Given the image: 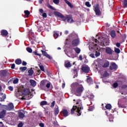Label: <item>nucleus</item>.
Listing matches in <instances>:
<instances>
[{
    "label": "nucleus",
    "mask_w": 127,
    "mask_h": 127,
    "mask_svg": "<svg viewBox=\"0 0 127 127\" xmlns=\"http://www.w3.org/2000/svg\"><path fill=\"white\" fill-rule=\"evenodd\" d=\"M77 106H73L72 108L71 109V115H73L75 113V111L77 113V116H80L82 114L81 112V110H83V105H82V101L80 99H78L76 102Z\"/></svg>",
    "instance_id": "obj_1"
},
{
    "label": "nucleus",
    "mask_w": 127,
    "mask_h": 127,
    "mask_svg": "<svg viewBox=\"0 0 127 127\" xmlns=\"http://www.w3.org/2000/svg\"><path fill=\"white\" fill-rule=\"evenodd\" d=\"M54 14H55L56 16L62 18L64 22H65L66 20H67V22L68 23H73V22H74L73 17L71 15H67L65 17L63 14H61V13L59 12H55Z\"/></svg>",
    "instance_id": "obj_2"
},
{
    "label": "nucleus",
    "mask_w": 127,
    "mask_h": 127,
    "mask_svg": "<svg viewBox=\"0 0 127 127\" xmlns=\"http://www.w3.org/2000/svg\"><path fill=\"white\" fill-rule=\"evenodd\" d=\"M83 91L84 87L83 86V85H80L78 83L75 84V87L73 90V93L75 96H81Z\"/></svg>",
    "instance_id": "obj_3"
},
{
    "label": "nucleus",
    "mask_w": 127,
    "mask_h": 127,
    "mask_svg": "<svg viewBox=\"0 0 127 127\" xmlns=\"http://www.w3.org/2000/svg\"><path fill=\"white\" fill-rule=\"evenodd\" d=\"M22 95H24V96H28V97L31 98H32V94H31V92H30V89L29 88H25L22 91Z\"/></svg>",
    "instance_id": "obj_4"
},
{
    "label": "nucleus",
    "mask_w": 127,
    "mask_h": 127,
    "mask_svg": "<svg viewBox=\"0 0 127 127\" xmlns=\"http://www.w3.org/2000/svg\"><path fill=\"white\" fill-rule=\"evenodd\" d=\"M81 70L84 73H88L90 72V67L88 65H82L81 66Z\"/></svg>",
    "instance_id": "obj_5"
},
{
    "label": "nucleus",
    "mask_w": 127,
    "mask_h": 127,
    "mask_svg": "<svg viewBox=\"0 0 127 127\" xmlns=\"http://www.w3.org/2000/svg\"><path fill=\"white\" fill-rule=\"evenodd\" d=\"M47 82V80H46V79L42 80L41 81L40 84L41 90H45V84H46Z\"/></svg>",
    "instance_id": "obj_6"
},
{
    "label": "nucleus",
    "mask_w": 127,
    "mask_h": 127,
    "mask_svg": "<svg viewBox=\"0 0 127 127\" xmlns=\"http://www.w3.org/2000/svg\"><path fill=\"white\" fill-rule=\"evenodd\" d=\"M94 10L96 15H101V11L100 10V7L97 5L94 7Z\"/></svg>",
    "instance_id": "obj_7"
},
{
    "label": "nucleus",
    "mask_w": 127,
    "mask_h": 127,
    "mask_svg": "<svg viewBox=\"0 0 127 127\" xmlns=\"http://www.w3.org/2000/svg\"><path fill=\"white\" fill-rule=\"evenodd\" d=\"M117 68H118V66L116 63H112L110 64L109 69L110 70H117Z\"/></svg>",
    "instance_id": "obj_8"
},
{
    "label": "nucleus",
    "mask_w": 127,
    "mask_h": 127,
    "mask_svg": "<svg viewBox=\"0 0 127 127\" xmlns=\"http://www.w3.org/2000/svg\"><path fill=\"white\" fill-rule=\"evenodd\" d=\"M79 43H80L79 39H75L72 41V44L74 47L78 46Z\"/></svg>",
    "instance_id": "obj_9"
},
{
    "label": "nucleus",
    "mask_w": 127,
    "mask_h": 127,
    "mask_svg": "<svg viewBox=\"0 0 127 127\" xmlns=\"http://www.w3.org/2000/svg\"><path fill=\"white\" fill-rule=\"evenodd\" d=\"M105 51L107 54H108V55H112L113 53L114 52V51L110 47H107Z\"/></svg>",
    "instance_id": "obj_10"
},
{
    "label": "nucleus",
    "mask_w": 127,
    "mask_h": 127,
    "mask_svg": "<svg viewBox=\"0 0 127 127\" xmlns=\"http://www.w3.org/2000/svg\"><path fill=\"white\" fill-rule=\"evenodd\" d=\"M41 51V52L42 53V55H43V56H45V57H47V58H48V59H49L50 60H51L52 59V58L50 56V55H49L48 54H47V52H46L45 51H44L42 50Z\"/></svg>",
    "instance_id": "obj_11"
},
{
    "label": "nucleus",
    "mask_w": 127,
    "mask_h": 127,
    "mask_svg": "<svg viewBox=\"0 0 127 127\" xmlns=\"http://www.w3.org/2000/svg\"><path fill=\"white\" fill-rule=\"evenodd\" d=\"M6 115V110H2L0 112V119H3L5 115Z\"/></svg>",
    "instance_id": "obj_12"
},
{
    "label": "nucleus",
    "mask_w": 127,
    "mask_h": 127,
    "mask_svg": "<svg viewBox=\"0 0 127 127\" xmlns=\"http://www.w3.org/2000/svg\"><path fill=\"white\" fill-rule=\"evenodd\" d=\"M0 34L3 37H6L8 35V32L6 30H2L0 32Z\"/></svg>",
    "instance_id": "obj_13"
},
{
    "label": "nucleus",
    "mask_w": 127,
    "mask_h": 127,
    "mask_svg": "<svg viewBox=\"0 0 127 127\" xmlns=\"http://www.w3.org/2000/svg\"><path fill=\"white\" fill-rule=\"evenodd\" d=\"M63 115V117L66 118V117H68V110L66 109H63V111L61 112Z\"/></svg>",
    "instance_id": "obj_14"
},
{
    "label": "nucleus",
    "mask_w": 127,
    "mask_h": 127,
    "mask_svg": "<svg viewBox=\"0 0 127 127\" xmlns=\"http://www.w3.org/2000/svg\"><path fill=\"white\" fill-rule=\"evenodd\" d=\"M87 83H88L89 85H91V84H93V79L92 78V77H91V76H87Z\"/></svg>",
    "instance_id": "obj_15"
},
{
    "label": "nucleus",
    "mask_w": 127,
    "mask_h": 127,
    "mask_svg": "<svg viewBox=\"0 0 127 127\" xmlns=\"http://www.w3.org/2000/svg\"><path fill=\"white\" fill-rule=\"evenodd\" d=\"M7 106L8 107V111H11L14 109V106H13L12 103H9Z\"/></svg>",
    "instance_id": "obj_16"
},
{
    "label": "nucleus",
    "mask_w": 127,
    "mask_h": 127,
    "mask_svg": "<svg viewBox=\"0 0 127 127\" xmlns=\"http://www.w3.org/2000/svg\"><path fill=\"white\" fill-rule=\"evenodd\" d=\"M110 66V62L108 61H105L104 62V64L102 65L103 68H108Z\"/></svg>",
    "instance_id": "obj_17"
},
{
    "label": "nucleus",
    "mask_w": 127,
    "mask_h": 127,
    "mask_svg": "<svg viewBox=\"0 0 127 127\" xmlns=\"http://www.w3.org/2000/svg\"><path fill=\"white\" fill-rule=\"evenodd\" d=\"M0 95L2 96V97L0 98V102H4V100L6 99V95H5V94H3L2 93H0Z\"/></svg>",
    "instance_id": "obj_18"
},
{
    "label": "nucleus",
    "mask_w": 127,
    "mask_h": 127,
    "mask_svg": "<svg viewBox=\"0 0 127 127\" xmlns=\"http://www.w3.org/2000/svg\"><path fill=\"white\" fill-rule=\"evenodd\" d=\"M64 67H65V68H71L72 64L70 62H65L64 63Z\"/></svg>",
    "instance_id": "obj_19"
},
{
    "label": "nucleus",
    "mask_w": 127,
    "mask_h": 127,
    "mask_svg": "<svg viewBox=\"0 0 127 127\" xmlns=\"http://www.w3.org/2000/svg\"><path fill=\"white\" fill-rule=\"evenodd\" d=\"M0 107L1 109H2V110H5V111H8L7 105H1V104L0 103Z\"/></svg>",
    "instance_id": "obj_20"
},
{
    "label": "nucleus",
    "mask_w": 127,
    "mask_h": 127,
    "mask_svg": "<svg viewBox=\"0 0 127 127\" xmlns=\"http://www.w3.org/2000/svg\"><path fill=\"white\" fill-rule=\"evenodd\" d=\"M54 115L55 116H57V115H58V114H59V108H58V106H57V107H55L54 110Z\"/></svg>",
    "instance_id": "obj_21"
},
{
    "label": "nucleus",
    "mask_w": 127,
    "mask_h": 127,
    "mask_svg": "<svg viewBox=\"0 0 127 127\" xmlns=\"http://www.w3.org/2000/svg\"><path fill=\"white\" fill-rule=\"evenodd\" d=\"M30 83L32 87H35L36 86V81L33 79L30 80Z\"/></svg>",
    "instance_id": "obj_22"
},
{
    "label": "nucleus",
    "mask_w": 127,
    "mask_h": 127,
    "mask_svg": "<svg viewBox=\"0 0 127 127\" xmlns=\"http://www.w3.org/2000/svg\"><path fill=\"white\" fill-rule=\"evenodd\" d=\"M6 75H7V71L6 70H1V76H2L3 77L6 76Z\"/></svg>",
    "instance_id": "obj_23"
},
{
    "label": "nucleus",
    "mask_w": 127,
    "mask_h": 127,
    "mask_svg": "<svg viewBox=\"0 0 127 127\" xmlns=\"http://www.w3.org/2000/svg\"><path fill=\"white\" fill-rule=\"evenodd\" d=\"M110 35L112 38H115L116 36V31L115 30H112L110 32Z\"/></svg>",
    "instance_id": "obj_24"
},
{
    "label": "nucleus",
    "mask_w": 127,
    "mask_h": 127,
    "mask_svg": "<svg viewBox=\"0 0 127 127\" xmlns=\"http://www.w3.org/2000/svg\"><path fill=\"white\" fill-rule=\"evenodd\" d=\"M33 69L32 67L30 68V69H29L28 71V75L29 76H32L33 75V73H34V71H33Z\"/></svg>",
    "instance_id": "obj_25"
},
{
    "label": "nucleus",
    "mask_w": 127,
    "mask_h": 127,
    "mask_svg": "<svg viewBox=\"0 0 127 127\" xmlns=\"http://www.w3.org/2000/svg\"><path fill=\"white\" fill-rule=\"evenodd\" d=\"M15 63L17 64V65H20L21 63H22V61L20 59H17L15 61Z\"/></svg>",
    "instance_id": "obj_26"
},
{
    "label": "nucleus",
    "mask_w": 127,
    "mask_h": 127,
    "mask_svg": "<svg viewBox=\"0 0 127 127\" xmlns=\"http://www.w3.org/2000/svg\"><path fill=\"white\" fill-rule=\"evenodd\" d=\"M24 12L25 13V17H26V18L29 17V14H30V12H29V11L27 10H25Z\"/></svg>",
    "instance_id": "obj_27"
},
{
    "label": "nucleus",
    "mask_w": 127,
    "mask_h": 127,
    "mask_svg": "<svg viewBox=\"0 0 127 127\" xmlns=\"http://www.w3.org/2000/svg\"><path fill=\"white\" fill-rule=\"evenodd\" d=\"M65 3H66V4H67V5H68V6H69V7H73V4H72V3L70 2L69 1H68L67 0H64Z\"/></svg>",
    "instance_id": "obj_28"
},
{
    "label": "nucleus",
    "mask_w": 127,
    "mask_h": 127,
    "mask_svg": "<svg viewBox=\"0 0 127 127\" xmlns=\"http://www.w3.org/2000/svg\"><path fill=\"white\" fill-rule=\"evenodd\" d=\"M73 50H74L77 54H79L80 52H81V50L78 47L73 48Z\"/></svg>",
    "instance_id": "obj_29"
},
{
    "label": "nucleus",
    "mask_w": 127,
    "mask_h": 127,
    "mask_svg": "<svg viewBox=\"0 0 127 127\" xmlns=\"http://www.w3.org/2000/svg\"><path fill=\"white\" fill-rule=\"evenodd\" d=\"M47 6H48V7L50 9H51L52 10H55V9L54 8V7H53V6L50 5L49 2L47 3Z\"/></svg>",
    "instance_id": "obj_30"
},
{
    "label": "nucleus",
    "mask_w": 127,
    "mask_h": 127,
    "mask_svg": "<svg viewBox=\"0 0 127 127\" xmlns=\"http://www.w3.org/2000/svg\"><path fill=\"white\" fill-rule=\"evenodd\" d=\"M27 69V67L26 66H22L19 68L20 71H21L22 72H24V71H26Z\"/></svg>",
    "instance_id": "obj_31"
},
{
    "label": "nucleus",
    "mask_w": 127,
    "mask_h": 127,
    "mask_svg": "<svg viewBox=\"0 0 127 127\" xmlns=\"http://www.w3.org/2000/svg\"><path fill=\"white\" fill-rule=\"evenodd\" d=\"M18 117L20 119H23L24 118V114L22 112L18 113Z\"/></svg>",
    "instance_id": "obj_32"
},
{
    "label": "nucleus",
    "mask_w": 127,
    "mask_h": 127,
    "mask_svg": "<svg viewBox=\"0 0 127 127\" xmlns=\"http://www.w3.org/2000/svg\"><path fill=\"white\" fill-rule=\"evenodd\" d=\"M123 6L125 8H127V0H124L123 2Z\"/></svg>",
    "instance_id": "obj_33"
},
{
    "label": "nucleus",
    "mask_w": 127,
    "mask_h": 127,
    "mask_svg": "<svg viewBox=\"0 0 127 127\" xmlns=\"http://www.w3.org/2000/svg\"><path fill=\"white\" fill-rule=\"evenodd\" d=\"M47 105V101H42L40 103V106H46Z\"/></svg>",
    "instance_id": "obj_34"
},
{
    "label": "nucleus",
    "mask_w": 127,
    "mask_h": 127,
    "mask_svg": "<svg viewBox=\"0 0 127 127\" xmlns=\"http://www.w3.org/2000/svg\"><path fill=\"white\" fill-rule=\"evenodd\" d=\"M33 53V54H34V55H36V56H39V57H41V54H38V52H37V51H34Z\"/></svg>",
    "instance_id": "obj_35"
},
{
    "label": "nucleus",
    "mask_w": 127,
    "mask_h": 127,
    "mask_svg": "<svg viewBox=\"0 0 127 127\" xmlns=\"http://www.w3.org/2000/svg\"><path fill=\"white\" fill-rule=\"evenodd\" d=\"M114 51H115V52L116 53H117L118 54L121 53V50H120V49H119L118 48H115L114 49Z\"/></svg>",
    "instance_id": "obj_36"
},
{
    "label": "nucleus",
    "mask_w": 127,
    "mask_h": 127,
    "mask_svg": "<svg viewBox=\"0 0 127 127\" xmlns=\"http://www.w3.org/2000/svg\"><path fill=\"white\" fill-rule=\"evenodd\" d=\"M105 108L107 110H111L112 109V105L108 104L106 105Z\"/></svg>",
    "instance_id": "obj_37"
},
{
    "label": "nucleus",
    "mask_w": 127,
    "mask_h": 127,
    "mask_svg": "<svg viewBox=\"0 0 127 127\" xmlns=\"http://www.w3.org/2000/svg\"><path fill=\"white\" fill-rule=\"evenodd\" d=\"M71 37H72V38H78V35H77L75 33H72L71 34Z\"/></svg>",
    "instance_id": "obj_38"
},
{
    "label": "nucleus",
    "mask_w": 127,
    "mask_h": 127,
    "mask_svg": "<svg viewBox=\"0 0 127 127\" xmlns=\"http://www.w3.org/2000/svg\"><path fill=\"white\" fill-rule=\"evenodd\" d=\"M118 106L119 108H127V106H126V105H125L124 104L120 103V102H118Z\"/></svg>",
    "instance_id": "obj_39"
},
{
    "label": "nucleus",
    "mask_w": 127,
    "mask_h": 127,
    "mask_svg": "<svg viewBox=\"0 0 127 127\" xmlns=\"http://www.w3.org/2000/svg\"><path fill=\"white\" fill-rule=\"evenodd\" d=\"M26 50L28 52H29V53H32V49H31V48L27 47Z\"/></svg>",
    "instance_id": "obj_40"
},
{
    "label": "nucleus",
    "mask_w": 127,
    "mask_h": 127,
    "mask_svg": "<svg viewBox=\"0 0 127 127\" xmlns=\"http://www.w3.org/2000/svg\"><path fill=\"white\" fill-rule=\"evenodd\" d=\"M39 67H40V70H41V71H43V72L45 71V69H44V66H43V65H39Z\"/></svg>",
    "instance_id": "obj_41"
},
{
    "label": "nucleus",
    "mask_w": 127,
    "mask_h": 127,
    "mask_svg": "<svg viewBox=\"0 0 127 127\" xmlns=\"http://www.w3.org/2000/svg\"><path fill=\"white\" fill-rule=\"evenodd\" d=\"M18 81H19L18 78H16L14 79V80L13 81V84H17V83H18Z\"/></svg>",
    "instance_id": "obj_42"
},
{
    "label": "nucleus",
    "mask_w": 127,
    "mask_h": 127,
    "mask_svg": "<svg viewBox=\"0 0 127 127\" xmlns=\"http://www.w3.org/2000/svg\"><path fill=\"white\" fill-rule=\"evenodd\" d=\"M85 5L87 6V7H91V4H90V2L89 1L85 2Z\"/></svg>",
    "instance_id": "obj_43"
},
{
    "label": "nucleus",
    "mask_w": 127,
    "mask_h": 127,
    "mask_svg": "<svg viewBox=\"0 0 127 127\" xmlns=\"http://www.w3.org/2000/svg\"><path fill=\"white\" fill-rule=\"evenodd\" d=\"M119 86V83H118V82H115L114 84H113V87L114 88H118Z\"/></svg>",
    "instance_id": "obj_44"
},
{
    "label": "nucleus",
    "mask_w": 127,
    "mask_h": 127,
    "mask_svg": "<svg viewBox=\"0 0 127 127\" xmlns=\"http://www.w3.org/2000/svg\"><path fill=\"white\" fill-rule=\"evenodd\" d=\"M54 3H55V4H58L59 2H60V0H53Z\"/></svg>",
    "instance_id": "obj_45"
},
{
    "label": "nucleus",
    "mask_w": 127,
    "mask_h": 127,
    "mask_svg": "<svg viewBox=\"0 0 127 127\" xmlns=\"http://www.w3.org/2000/svg\"><path fill=\"white\" fill-rule=\"evenodd\" d=\"M59 36V34L58 33H55L54 34V37H55L56 38H58Z\"/></svg>",
    "instance_id": "obj_46"
},
{
    "label": "nucleus",
    "mask_w": 127,
    "mask_h": 127,
    "mask_svg": "<svg viewBox=\"0 0 127 127\" xmlns=\"http://www.w3.org/2000/svg\"><path fill=\"white\" fill-rule=\"evenodd\" d=\"M110 75L108 72L106 71L104 74H103V77H108Z\"/></svg>",
    "instance_id": "obj_47"
},
{
    "label": "nucleus",
    "mask_w": 127,
    "mask_h": 127,
    "mask_svg": "<svg viewBox=\"0 0 127 127\" xmlns=\"http://www.w3.org/2000/svg\"><path fill=\"white\" fill-rule=\"evenodd\" d=\"M18 127H23V123L22 122H20L18 124L17 126Z\"/></svg>",
    "instance_id": "obj_48"
},
{
    "label": "nucleus",
    "mask_w": 127,
    "mask_h": 127,
    "mask_svg": "<svg viewBox=\"0 0 127 127\" xmlns=\"http://www.w3.org/2000/svg\"><path fill=\"white\" fill-rule=\"evenodd\" d=\"M54 106H55V101H54L51 105V108H54Z\"/></svg>",
    "instance_id": "obj_49"
},
{
    "label": "nucleus",
    "mask_w": 127,
    "mask_h": 127,
    "mask_svg": "<svg viewBox=\"0 0 127 127\" xmlns=\"http://www.w3.org/2000/svg\"><path fill=\"white\" fill-rule=\"evenodd\" d=\"M101 55V53L100 52H96L95 54L96 57H99Z\"/></svg>",
    "instance_id": "obj_50"
},
{
    "label": "nucleus",
    "mask_w": 127,
    "mask_h": 127,
    "mask_svg": "<svg viewBox=\"0 0 127 127\" xmlns=\"http://www.w3.org/2000/svg\"><path fill=\"white\" fill-rule=\"evenodd\" d=\"M42 16L44 18H46L47 17V14L46 13H43Z\"/></svg>",
    "instance_id": "obj_51"
},
{
    "label": "nucleus",
    "mask_w": 127,
    "mask_h": 127,
    "mask_svg": "<svg viewBox=\"0 0 127 127\" xmlns=\"http://www.w3.org/2000/svg\"><path fill=\"white\" fill-rule=\"evenodd\" d=\"M22 65L23 66H26L27 65V63L25 61H23Z\"/></svg>",
    "instance_id": "obj_52"
},
{
    "label": "nucleus",
    "mask_w": 127,
    "mask_h": 127,
    "mask_svg": "<svg viewBox=\"0 0 127 127\" xmlns=\"http://www.w3.org/2000/svg\"><path fill=\"white\" fill-rule=\"evenodd\" d=\"M8 90H9V91H13V87L10 86H9Z\"/></svg>",
    "instance_id": "obj_53"
},
{
    "label": "nucleus",
    "mask_w": 127,
    "mask_h": 127,
    "mask_svg": "<svg viewBox=\"0 0 127 127\" xmlns=\"http://www.w3.org/2000/svg\"><path fill=\"white\" fill-rule=\"evenodd\" d=\"M116 45L117 47L120 48L121 47V43H117Z\"/></svg>",
    "instance_id": "obj_54"
},
{
    "label": "nucleus",
    "mask_w": 127,
    "mask_h": 127,
    "mask_svg": "<svg viewBox=\"0 0 127 127\" xmlns=\"http://www.w3.org/2000/svg\"><path fill=\"white\" fill-rule=\"evenodd\" d=\"M11 69H14V68H15V64H12L11 65Z\"/></svg>",
    "instance_id": "obj_55"
},
{
    "label": "nucleus",
    "mask_w": 127,
    "mask_h": 127,
    "mask_svg": "<svg viewBox=\"0 0 127 127\" xmlns=\"http://www.w3.org/2000/svg\"><path fill=\"white\" fill-rule=\"evenodd\" d=\"M50 83H47L46 85V87L47 88H48V89H49V88H50Z\"/></svg>",
    "instance_id": "obj_56"
},
{
    "label": "nucleus",
    "mask_w": 127,
    "mask_h": 127,
    "mask_svg": "<svg viewBox=\"0 0 127 127\" xmlns=\"http://www.w3.org/2000/svg\"><path fill=\"white\" fill-rule=\"evenodd\" d=\"M127 85L126 84L123 85L122 87V89H127Z\"/></svg>",
    "instance_id": "obj_57"
},
{
    "label": "nucleus",
    "mask_w": 127,
    "mask_h": 127,
    "mask_svg": "<svg viewBox=\"0 0 127 127\" xmlns=\"http://www.w3.org/2000/svg\"><path fill=\"white\" fill-rule=\"evenodd\" d=\"M40 73H41V70H40V69H39L37 71V75H39L40 74Z\"/></svg>",
    "instance_id": "obj_58"
},
{
    "label": "nucleus",
    "mask_w": 127,
    "mask_h": 127,
    "mask_svg": "<svg viewBox=\"0 0 127 127\" xmlns=\"http://www.w3.org/2000/svg\"><path fill=\"white\" fill-rule=\"evenodd\" d=\"M90 57L92 58H95V55L94 54H91L90 55Z\"/></svg>",
    "instance_id": "obj_59"
},
{
    "label": "nucleus",
    "mask_w": 127,
    "mask_h": 127,
    "mask_svg": "<svg viewBox=\"0 0 127 127\" xmlns=\"http://www.w3.org/2000/svg\"><path fill=\"white\" fill-rule=\"evenodd\" d=\"M79 60H80L81 61H82V60H83V57L82 56V55H79Z\"/></svg>",
    "instance_id": "obj_60"
},
{
    "label": "nucleus",
    "mask_w": 127,
    "mask_h": 127,
    "mask_svg": "<svg viewBox=\"0 0 127 127\" xmlns=\"http://www.w3.org/2000/svg\"><path fill=\"white\" fill-rule=\"evenodd\" d=\"M93 110H94L93 106L89 107V111H93Z\"/></svg>",
    "instance_id": "obj_61"
},
{
    "label": "nucleus",
    "mask_w": 127,
    "mask_h": 127,
    "mask_svg": "<svg viewBox=\"0 0 127 127\" xmlns=\"http://www.w3.org/2000/svg\"><path fill=\"white\" fill-rule=\"evenodd\" d=\"M39 126H40L41 127H44V123H40V124H39Z\"/></svg>",
    "instance_id": "obj_62"
},
{
    "label": "nucleus",
    "mask_w": 127,
    "mask_h": 127,
    "mask_svg": "<svg viewBox=\"0 0 127 127\" xmlns=\"http://www.w3.org/2000/svg\"><path fill=\"white\" fill-rule=\"evenodd\" d=\"M73 73H74V74H77V69L75 68L73 70Z\"/></svg>",
    "instance_id": "obj_63"
},
{
    "label": "nucleus",
    "mask_w": 127,
    "mask_h": 127,
    "mask_svg": "<svg viewBox=\"0 0 127 127\" xmlns=\"http://www.w3.org/2000/svg\"><path fill=\"white\" fill-rule=\"evenodd\" d=\"M39 11H40V12H41V13H43V12H44V10L42 9H40Z\"/></svg>",
    "instance_id": "obj_64"
}]
</instances>
